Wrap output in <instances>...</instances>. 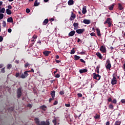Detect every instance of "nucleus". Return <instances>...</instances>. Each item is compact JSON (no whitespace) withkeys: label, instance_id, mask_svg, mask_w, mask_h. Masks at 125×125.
Here are the masks:
<instances>
[{"label":"nucleus","instance_id":"nucleus-21","mask_svg":"<svg viewBox=\"0 0 125 125\" xmlns=\"http://www.w3.org/2000/svg\"><path fill=\"white\" fill-rule=\"evenodd\" d=\"M110 22H111V19L110 18H107L106 20L104 22V24H108Z\"/></svg>","mask_w":125,"mask_h":125},{"label":"nucleus","instance_id":"nucleus-27","mask_svg":"<svg viewBox=\"0 0 125 125\" xmlns=\"http://www.w3.org/2000/svg\"><path fill=\"white\" fill-rule=\"evenodd\" d=\"M6 13L7 14H8V15H10V14H11V13H12V12H11V10H9V9H7L6 10Z\"/></svg>","mask_w":125,"mask_h":125},{"label":"nucleus","instance_id":"nucleus-34","mask_svg":"<svg viewBox=\"0 0 125 125\" xmlns=\"http://www.w3.org/2000/svg\"><path fill=\"white\" fill-rule=\"evenodd\" d=\"M1 32V29L0 28V32ZM3 41V38L2 36H0V42H1Z\"/></svg>","mask_w":125,"mask_h":125},{"label":"nucleus","instance_id":"nucleus-24","mask_svg":"<svg viewBox=\"0 0 125 125\" xmlns=\"http://www.w3.org/2000/svg\"><path fill=\"white\" fill-rule=\"evenodd\" d=\"M96 30L97 31V35L99 37H100V36H101V33H100V30H99V29L98 28H96Z\"/></svg>","mask_w":125,"mask_h":125},{"label":"nucleus","instance_id":"nucleus-58","mask_svg":"<svg viewBox=\"0 0 125 125\" xmlns=\"http://www.w3.org/2000/svg\"><path fill=\"white\" fill-rule=\"evenodd\" d=\"M108 27L109 28H110V27L112 26V22H111V21H109V23H108Z\"/></svg>","mask_w":125,"mask_h":125},{"label":"nucleus","instance_id":"nucleus-14","mask_svg":"<svg viewBox=\"0 0 125 125\" xmlns=\"http://www.w3.org/2000/svg\"><path fill=\"white\" fill-rule=\"evenodd\" d=\"M87 12V11L86 10V6H84L83 8V10H82V13L83 14H85Z\"/></svg>","mask_w":125,"mask_h":125},{"label":"nucleus","instance_id":"nucleus-23","mask_svg":"<svg viewBox=\"0 0 125 125\" xmlns=\"http://www.w3.org/2000/svg\"><path fill=\"white\" fill-rule=\"evenodd\" d=\"M94 119L96 120H98L100 119V115L96 114L95 116L94 117Z\"/></svg>","mask_w":125,"mask_h":125},{"label":"nucleus","instance_id":"nucleus-56","mask_svg":"<svg viewBox=\"0 0 125 125\" xmlns=\"http://www.w3.org/2000/svg\"><path fill=\"white\" fill-rule=\"evenodd\" d=\"M106 63H107V64H111V62H110V60L107 59L106 60Z\"/></svg>","mask_w":125,"mask_h":125},{"label":"nucleus","instance_id":"nucleus-37","mask_svg":"<svg viewBox=\"0 0 125 125\" xmlns=\"http://www.w3.org/2000/svg\"><path fill=\"white\" fill-rule=\"evenodd\" d=\"M5 67H3V68H2L1 69L0 72L2 73H5Z\"/></svg>","mask_w":125,"mask_h":125},{"label":"nucleus","instance_id":"nucleus-60","mask_svg":"<svg viewBox=\"0 0 125 125\" xmlns=\"http://www.w3.org/2000/svg\"><path fill=\"white\" fill-rule=\"evenodd\" d=\"M55 78H60V75H59V74H57Z\"/></svg>","mask_w":125,"mask_h":125},{"label":"nucleus","instance_id":"nucleus-29","mask_svg":"<svg viewBox=\"0 0 125 125\" xmlns=\"http://www.w3.org/2000/svg\"><path fill=\"white\" fill-rule=\"evenodd\" d=\"M115 6V4H113L112 5H111V6H109L108 7V9L109 10H113V9H114V6Z\"/></svg>","mask_w":125,"mask_h":125},{"label":"nucleus","instance_id":"nucleus-44","mask_svg":"<svg viewBox=\"0 0 125 125\" xmlns=\"http://www.w3.org/2000/svg\"><path fill=\"white\" fill-rule=\"evenodd\" d=\"M52 122H53V123L54 124V125H57L56 119H54Z\"/></svg>","mask_w":125,"mask_h":125},{"label":"nucleus","instance_id":"nucleus-12","mask_svg":"<svg viewBox=\"0 0 125 125\" xmlns=\"http://www.w3.org/2000/svg\"><path fill=\"white\" fill-rule=\"evenodd\" d=\"M75 34H76V31H75L74 30H72L69 33L68 36L69 37H73V36H74Z\"/></svg>","mask_w":125,"mask_h":125},{"label":"nucleus","instance_id":"nucleus-45","mask_svg":"<svg viewBox=\"0 0 125 125\" xmlns=\"http://www.w3.org/2000/svg\"><path fill=\"white\" fill-rule=\"evenodd\" d=\"M64 94H65V92H64L63 90H62V91H60V94L61 95H64Z\"/></svg>","mask_w":125,"mask_h":125},{"label":"nucleus","instance_id":"nucleus-16","mask_svg":"<svg viewBox=\"0 0 125 125\" xmlns=\"http://www.w3.org/2000/svg\"><path fill=\"white\" fill-rule=\"evenodd\" d=\"M111 63H107V65L105 66V68L106 69H107V70H109L110 71V70H111Z\"/></svg>","mask_w":125,"mask_h":125},{"label":"nucleus","instance_id":"nucleus-62","mask_svg":"<svg viewBox=\"0 0 125 125\" xmlns=\"http://www.w3.org/2000/svg\"><path fill=\"white\" fill-rule=\"evenodd\" d=\"M54 100V98H50L49 99V102H51L52 100Z\"/></svg>","mask_w":125,"mask_h":125},{"label":"nucleus","instance_id":"nucleus-3","mask_svg":"<svg viewBox=\"0 0 125 125\" xmlns=\"http://www.w3.org/2000/svg\"><path fill=\"white\" fill-rule=\"evenodd\" d=\"M17 94L18 98H20L22 96V87H20L17 89Z\"/></svg>","mask_w":125,"mask_h":125},{"label":"nucleus","instance_id":"nucleus-57","mask_svg":"<svg viewBox=\"0 0 125 125\" xmlns=\"http://www.w3.org/2000/svg\"><path fill=\"white\" fill-rule=\"evenodd\" d=\"M121 102L123 103V104H125V99L121 100Z\"/></svg>","mask_w":125,"mask_h":125},{"label":"nucleus","instance_id":"nucleus-40","mask_svg":"<svg viewBox=\"0 0 125 125\" xmlns=\"http://www.w3.org/2000/svg\"><path fill=\"white\" fill-rule=\"evenodd\" d=\"M70 54H75V48H73V49L70 52Z\"/></svg>","mask_w":125,"mask_h":125},{"label":"nucleus","instance_id":"nucleus-50","mask_svg":"<svg viewBox=\"0 0 125 125\" xmlns=\"http://www.w3.org/2000/svg\"><path fill=\"white\" fill-rule=\"evenodd\" d=\"M37 38H38V36H37V35H35L32 37V39H34V40H36V39H37Z\"/></svg>","mask_w":125,"mask_h":125},{"label":"nucleus","instance_id":"nucleus-32","mask_svg":"<svg viewBox=\"0 0 125 125\" xmlns=\"http://www.w3.org/2000/svg\"><path fill=\"white\" fill-rule=\"evenodd\" d=\"M109 109H110V110H113L114 109V105L112 104H110L109 105Z\"/></svg>","mask_w":125,"mask_h":125},{"label":"nucleus","instance_id":"nucleus-9","mask_svg":"<svg viewBox=\"0 0 125 125\" xmlns=\"http://www.w3.org/2000/svg\"><path fill=\"white\" fill-rule=\"evenodd\" d=\"M73 27L74 30H77L78 28H79V23L78 22H74L73 23Z\"/></svg>","mask_w":125,"mask_h":125},{"label":"nucleus","instance_id":"nucleus-17","mask_svg":"<svg viewBox=\"0 0 125 125\" xmlns=\"http://www.w3.org/2000/svg\"><path fill=\"white\" fill-rule=\"evenodd\" d=\"M7 22L8 23H13V19L12 17H10L7 19Z\"/></svg>","mask_w":125,"mask_h":125},{"label":"nucleus","instance_id":"nucleus-1","mask_svg":"<svg viewBox=\"0 0 125 125\" xmlns=\"http://www.w3.org/2000/svg\"><path fill=\"white\" fill-rule=\"evenodd\" d=\"M30 72H32L33 73L35 72V71L33 68L31 69L30 71H25L24 72L23 74H22L21 76V79H26L28 76H29V74L28 73H30Z\"/></svg>","mask_w":125,"mask_h":125},{"label":"nucleus","instance_id":"nucleus-42","mask_svg":"<svg viewBox=\"0 0 125 125\" xmlns=\"http://www.w3.org/2000/svg\"><path fill=\"white\" fill-rule=\"evenodd\" d=\"M14 110V107H11L8 108V111L12 112Z\"/></svg>","mask_w":125,"mask_h":125},{"label":"nucleus","instance_id":"nucleus-43","mask_svg":"<svg viewBox=\"0 0 125 125\" xmlns=\"http://www.w3.org/2000/svg\"><path fill=\"white\" fill-rule=\"evenodd\" d=\"M2 26H3V27H6V22L4 21H3Z\"/></svg>","mask_w":125,"mask_h":125},{"label":"nucleus","instance_id":"nucleus-19","mask_svg":"<svg viewBox=\"0 0 125 125\" xmlns=\"http://www.w3.org/2000/svg\"><path fill=\"white\" fill-rule=\"evenodd\" d=\"M96 55H97V56L99 57L100 59H102V55H101V53L97 52L96 53Z\"/></svg>","mask_w":125,"mask_h":125},{"label":"nucleus","instance_id":"nucleus-22","mask_svg":"<svg viewBox=\"0 0 125 125\" xmlns=\"http://www.w3.org/2000/svg\"><path fill=\"white\" fill-rule=\"evenodd\" d=\"M68 5H73L74 4V0H69L68 2Z\"/></svg>","mask_w":125,"mask_h":125},{"label":"nucleus","instance_id":"nucleus-61","mask_svg":"<svg viewBox=\"0 0 125 125\" xmlns=\"http://www.w3.org/2000/svg\"><path fill=\"white\" fill-rule=\"evenodd\" d=\"M8 33H11V32H12V30L11 28H9L8 29Z\"/></svg>","mask_w":125,"mask_h":125},{"label":"nucleus","instance_id":"nucleus-38","mask_svg":"<svg viewBox=\"0 0 125 125\" xmlns=\"http://www.w3.org/2000/svg\"><path fill=\"white\" fill-rule=\"evenodd\" d=\"M121 125V122L120 121H116L114 125Z\"/></svg>","mask_w":125,"mask_h":125},{"label":"nucleus","instance_id":"nucleus-54","mask_svg":"<svg viewBox=\"0 0 125 125\" xmlns=\"http://www.w3.org/2000/svg\"><path fill=\"white\" fill-rule=\"evenodd\" d=\"M65 107H70V104H65Z\"/></svg>","mask_w":125,"mask_h":125},{"label":"nucleus","instance_id":"nucleus-10","mask_svg":"<svg viewBox=\"0 0 125 125\" xmlns=\"http://www.w3.org/2000/svg\"><path fill=\"white\" fill-rule=\"evenodd\" d=\"M50 53H51V52L49 51H44L43 52V54L44 55H45V56H48Z\"/></svg>","mask_w":125,"mask_h":125},{"label":"nucleus","instance_id":"nucleus-20","mask_svg":"<svg viewBox=\"0 0 125 125\" xmlns=\"http://www.w3.org/2000/svg\"><path fill=\"white\" fill-rule=\"evenodd\" d=\"M40 108H41L42 110H43V111H46V106L45 105H42L40 106Z\"/></svg>","mask_w":125,"mask_h":125},{"label":"nucleus","instance_id":"nucleus-33","mask_svg":"<svg viewBox=\"0 0 125 125\" xmlns=\"http://www.w3.org/2000/svg\"><path fill=\"white\" fill-rule=\"evenodd\" d=\"M5 12V8H2L0 9V13H4Z\"/></svg>","mask_w":125,"mask_h":125},{"label":"nucleus","instance_id":"nucleus-30","mask_svg":"<svg viewBox=\"0 0 125 125\" xmlns=\"http://www.w3.org/2000/svg\"><path fill=\"white\" fill-rule=\"evenodd\" d=\"M80 58H81V57L79 56L76 55L74 56V60H75V61H77V60H79Z\"/></svg>","mask_w":125,"mask_h":125},{"label":"nucleus","instance_id":"nucleus-47","mask_svg":"<svg viewBox=\"0 0 125 125\" xmlns=\"http://www.w3.org/2000/svg\"><path fill=\"white\" fill-rule=\"evenodd\" d=\"M31 11V10H30V9L29 8H27L26 9V13H29V12Z\"/></svg>","mask_w":125,"mask_h":125},{"label":"nucleus","instance_id":"nucleus-31","mask_svg":"<svg viewBox=\"0 0 125 125\" xmlns=\"http://www.w3.org/2000/svg\"><path fill=\"white\" fill-rule=\"evenodd\" d=\"M11 68H12V64H8V65L7 66V69H8V70H10L11 69Z\"/></svg>","mask_w":125,"mask_h":125},{"label":"nucleus","instance_id":"nucleus-4","mask_svg":"<svg viewBox=\"0 0 125 125\" xmlns=\"http://www.w3.org/2000/svg\"><path fill=\"white\" fill-rule=\"evenodd\" d=\"M93 75V79L94 80H97V81H99L100 79H101V76L99 75V74H96V73H94Z\"/></svg>","mask_w":125,"mask_h":125},{"label":"nucleus","instance_id":"nucleus-39","mask_svg":"<svg viewBox=\"0 0 125 125\" xmlns=\"http://www.w3.org/2000/svg\"><path fill=\"white\" fill-rule=\"evenodd\" d=\"M112 103H113V104H117V100L116 99H113V101H112Z\"/></svg>","mask_w":125,"mask_h":125},{"label":"nucleus","instance_id":"nucleus-28","mask_svg":"<svg viewBox=\"0 0 125 125\" xmlns=\"http://www.w3.org/2000/svg\"><path fill=\"white\" fill-rule=\"evenodd\" d=\"M118 8L120 10H123V9H124V7H123V6H122V4H118Z\"/></svg>","mask_w":125,"mask_h":125},{"label":"nucleus","instance_id":"nucleus-25","mask_svg":"<svg viewBox=\"0 0 125 125\" xmlns=\"http://www.w3.org/2000/svg\"><path fill=\"white\" fill-rule=\"evenodd\" d=\"M39 5H40V2H38V0H36L34 3V6H39Z\"/></svg>","mask_w":125,"mask_h":125},{"label":"nucleus","instance_id":"nucleus-59","mask_svg":"<svg viewBox=\"0 0 125 125\" xmlns=\"http://www.w3.org/2000/svg\"><path fill=\"white\" fill-rule=\"evenodd\" d=\"M27 107H29V108H32V104H27Z\"/></svg>","mask_w":125,"mask_h":125},{"label":"nucleus","instance_id":"nucleus-8","mask_svg":"<svg viewBox=\"0 0 125 125\" xmlns=\"http://www.w3.org/2000/svg\"><path fill=\"white\" fill-rule=\"evenodd\" d=\"M85 30L84 29H79L76 30V32L77 34H83Z\"/></svg>","mask_w":125,"mask_h":125},{"label":"nucleus","instance_id":"nucleus-55","mask_svg":"<svg viewBox=\"0 0 125 125\" xmlns=\"http://www.w3.org/2000/svg\"><path fill=\"white\" fill-rule=\"evenodd\" d=\"M80 61L81 62H82V63H85V61H84V60H83V59H80Z\"/></svg>","mask_w":125,"mask_h":125},{"label":"nucleus","instance_id":"nucleus-46","mask_svg":"<svg viewBox=\"0 0 125 125\" xmlns=\"http://www.w3.org/2000/svg\"><path fill=\"white\" fill-rule=\"evenodd\" d=\"M77 96L78 97H83V94L82 93H78Z\"/></svg>","mask_w":125,"mask_h":125},{"label":"nucleus","instance_id":"nucleus-15","mask_svg":"<svg viewBox=\"0 0 125 125\" xmlns=\"http://www.w3.org/2000/svg\"><path fill=\"white\" fill-rule=\"evenodd\" d=\"M34 121H35V123H36V125H40V119H39V118H35V119H34Z\"/></svg>","mask_w":125,"mask_h":125},{"label":"nucleus","instance_id":"nucleus-64","mask_svg":"<svg viewBox=\"0 0 125 125\" xmlns=\"http://www.w3.org/2000/svg\"><path fill=\"white\" fill-rule=\"evenodd\" d=\"M105 125H110V122L107 121V122L106 123Z\"/></svg>","mask_w":125,"mask_h":125},{"label":"nucleus","instance_id":"nucleus-5","mask_svg":"<svg viewBox=\"0 0 125 125\" xmlns=\"http://www.w3.org/2000/svg\"><path fill=\"white\" fill-rule=\"evenodd\" d=\"M50 125V123H49V121L48 120H46L45 121H41L39 125Z\"/></svg>","mask_w":125,"mask_h":125},{"label":"nucleus","instance_id":"nucleus-11","mask_svg":"<svg viewBox=\"0 0 125 125\" xmlns=\"http://www.w3.org/2000/svg\"><path fill=\"white\" fill-rule=\"evenodd\" d=\"M87 72V69L84 68L83 69H80L79 72L80 74H83V73H86Z\"/></svg>","mask_w":125,"mask_h":125},{"label":"nucleus","instance_id":"nucleus-35","mask_svg":"<svg viewBox=\"0 0 125 125\" xmlns=\"http://www.w3.org/2000/svg\"><path fill=\"white\" fill-rule=\"evenodd\" d=\"M96 69L97 74H99V69H100V65L97 66Z\"/></svg>","mask_w":125,"mask_h":125},{"label":"nucleus","instance_id":"nucleus-2","mask_svg":"<svg viewBox=\"0 0 125 125\" xmlns=\"http://www.w3.org/2000/svg\"><path fill=\"white\" fill-rule=\"evenodd\" d=\"M113 78L111 79V84L114 85V84H117L118 83V81L117 80V75L116 73H114L112 75Z\"/></svg>","mask_w":125,"mask_h":125},{"label":"nucleus","instance_id":"nucleus-52","mask_svg":"<svg viewBox=\"0 0 125 125\" xmlns=\"http://www.w3.org/2000/svg\"><path fill=\"white\" fill-rule=\"evenodd\" d=\"M15 76L16 78H18V77L20 76V74H19V73H17Z\"/></svg>","mask_w":125,"mask_h":125},{"label":"nucleus","instance_id":"nucleus-53","mask_svg":"<svg viewBox=\"0 0 125 125\" xmlns=\"http://www.w3.org/2000/svg\"><path fill=\"white\" fill-rule=\"evenodd\" d=\"M57 104H58V102L57 101H55L53 103V105H57Z\"/></svg>","mask_w":125,"mask_h":125},{"label":"nucleus","instance_id":"nucleus-6","mask_svg":"<svg viewBox=\"0 0 125 125\" xmlns=\"http://www.w3.org/2000/svg\"><path fill=\"white\" fill-rule=\"evenodd\" d=\"M75 18H76V14H74V12H71V14L69 20L70 21H73V20H75Z\"/></svg>","mask_w":125,"mask_h":125},{"label":"nucleus","instance_id":"nucleus-7","mask_svg":"<svg viewBox=\"0 0 125 125\" xmlns=\"http://www.w3.org/2000/svg\"><path fill=\"white\" fill-rule=\"evenodd\" d=\"M100 51L102 52L103 53L106 52V47L105 46L102 45L100 48Z\"/></svg>","mask_w":125,"mask_h":125},{"label":"nucleus","instance_id":"nucleus-51","mask_svg":"<svg viewBox=\"0 0 125 125\" xmlns=\"http://www.w3.org/2000/svg\"><path fill=\"white\" fill-rule=\"evenodd\" d=\"M108 102H112V98H109L107 100Z\"/></svg>","mask_w":125,"mask_h":125},{"label":"nucleus","instance_id":"nucleus-13","mask_svg":"<svg viewBox=\"0 0 125 125\" xmlns=\"http://www.w3.org/2000/svg\"><path fill=\"white\" fill-rule=\"evenodd\" d=\"M83 23H84V24H90V20L84 19L83 21Z\"/></svg>","mask_w":125,"mask_h":125},{"label":"nucleus","instance_id":"nucleus-63","mask_svg":"<svg viewBox=\"0 0 125 125\" xmlns=\"http://www.w3.org/2000/svg\"><path fill=\"white\" fill-rule=\"evenodd\" d=\"M55 61H56V63H60V62H61V61H59V60H55Z\"/></svg>","mask_w":125,"mask_h":125},{"label":"nucleus","instance_id":"nucleus-49","mask_svg":"<svg viewBox=\"0 0 125 125\" xmlns=\"http://www.w3.org/2000/svg\"><path fill=\"white\" fill-rule=\"evenodd\" d=\"M8 9H12V6L11 5H9L8 6Z\"/></svg>","mask_w":125,"mask_h":125},{"label":"nucleus","instance_id":"nucleus-18","mask_svg":"<svg viewBox=\"0 0 125 125\" xmlns=\"http://www.w3.org/2000/svg\"><path fill=\"white\" fill-rule=\"evenodd\" d=\"M52 98H54L55 97V91H51V94Z\"/></svg>","mask_w":125,"mask_h":125},{"label":"nucleus","instance_id":"nucleus-41","mask_svg":"<svg viewBox=\"0 0 125 125\" xmlns=\"http://www.w3.org/2000/svg\"><path fill=\"white\" fill-rule=\"evenodd\" d=\"M4 16V15H3V14H0V20H1V19H2L3 18V17Z\"/></svg>","mask_w":125,"mask_h":125},{"label":"nucleus","instance_id":"nucleus-36","mask_svg":"<svg viewBox=\"0 0 125 125\" xmlns=\"http://www.w3.org/2000/svg\"><path fill=\"white\" fill-rule=\"evenodd\" d=\"M30 65H31L30 63H29L28 62H26L24 64V67H25V68H27V67H29V66H30Z\"/></svg>","mask_w":125,"mask_h":125},{"label":"nucleus","instance_id":"nucleus-48","mask_svg":"<svg viewBox=\"0 0 125 125\" xmlns=\"http://www.w3.org/2000/svg\"><path fill=\"white\" fill-rule=\"evenodd\" d=\"M90 36L91 37H95V33L94 32H92L90 34Z\"/></svg>","mask_w":125,"mask_h":125},{"label":"nucleus","instance_id":"nucleus-26","mask_svg":"<svg viewBox=\"0 0 125 125\" xmlns=\"http://www.w3.org/2000/svg\"><path fill=\"white\" fill-rule=\"evenodd\" d=\"M47 23H48V19H46L43 21L42 24L43 25H46V24H47Z\"/></svg>","mask_w":125,"mask_h":125}]
</instances>
